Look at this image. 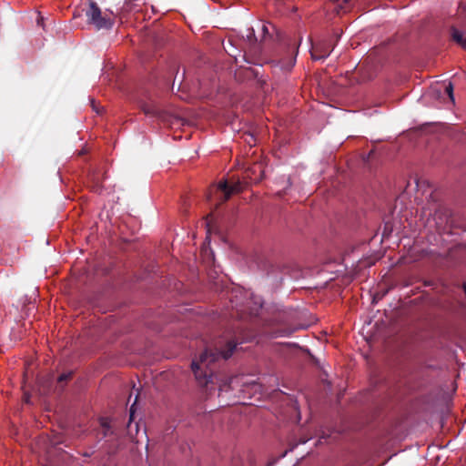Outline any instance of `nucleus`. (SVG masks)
<instances>
[{
	"label": "nucleus",
	"mask_w": 466,
	"mask_h": 466,
	"mask_svg": "<svg viewBox=\"0 0 466 466\" xmlns=\"http://www.w3.org/2000/svg\"><path fill=\"white\" fill-rule=\"evenodd\" d=\"M72 376H73V371H68V372H66V373H62V374L58 377V379H57V382H58L59 384H62V383H64V382H66V381H68L69 380H71Z\"/></svg>",
	"instance_id": "nucleus-14"
},
{
	"label": "nucleus",
	"mask_w": 466,
	"mask_h": 466,
	"mask_svg": "<svg viewBox=\"0 0 466 466\" xmlns=\"http://www.w3.org/2000/svg\"><path fill=\"white\" fill-rule=\"evenodd\" d=\"M247 38H248V40L250 43H252V42L256 43L257 42V38L255 36V33H254V29L253 28L248 29Z\"/></svg>",
	"instance_id": "nucleus-16"
},
{
	"label": "nucleus",
	"mask_w": 466,
	"mask_h": 466,
	"mask_svg": "<svg viewBox=\"0 0 466 466\" xmlns=\"http://www.w3.org/2000/svg\"><path fill=\"white\" fill-rule=\"evenodd\" d=\"M141 109L144 112V114L147 116H155L158 115V109L154 105H151V104L142 105Z\"/></svg>",
	"instance_id": "nucleus-12"
},
{
	"label": "nucleus",
	"mask_w": 466,
	"mask_h": 466,
	"mask_svg": "<svg viewBox=\"0 0 466 466\" xmlns=\"http://www.w3.org/2000/svg\"><path fill=\"white\" fill-rule=\"evenodd\" d=\"M331 1L335 5L334 11L337 14H339L341 11H343V12L346 11L345 5L348 4L349 0H331Z\"/></svg>",
	"instance_id": "nucleus-13"
},
{
	"label": "nucleus",
	"mask_w": 466,
	"mask_h": 466,
	"mask_svg": "<svg viewBox=\"0 0 466 466\" xmlns=\"http://www.w3.org/2000/svg\"><path fill=\"white\" fill-rule=\"evenodd\" d=\"M100 425L102 427V434L103 437H108L114 434V431L111 429L110 423L108 421V419L106 418H101L100 419Z\"/></svg>",
	"instance_id": "nucleus-11"
},
{
	"label": "nucleus",
	"mask_w": 466,
	"mask_h": 466,
	"mask_svg": "<svg viewBox=\"0 0 466 466\" xmlns=\"http://www.w3.org/2000/svg\"><path fill=\"white\" fill-rule=\"evenodd\" d=\"M133 415H134V409H133V406H131V408H130V421L133 419Z\"/></svg>",
	"instance_id": "nucleus-22"
},
{
	"label": "nucleus",
	"mask_w": 466,
	"mask_h": 466,
	"mask_svg": "<svg viewBox=\"0 0 466 466\" xmlns=\"http://www.w3.org/2000/svg\"><path fill=\"white\" fill-rule=\"evenodd\" d=\"M181 283L178 282V281H175L174 282V288H173V291H180L181 289Z\"/></svg>",
	"instance_id": "nucleus-19"
},
{
	"label": "nucleus",
	"mask_w": 466,
	"mask_h": 466,
	"mask_svg": "<svg viewBox=\"0 0 466 466\" xmlns=\"http://www.w3.org/2000/svg\"><path fill=\"white\" fill-rule=\"evenodd\" d=\"M87 20L97 29H108L113 25V20L106 14L102 13L97 4L90 2L89 8L86 13Z\"/></svg>",
	"instance_id": "nucleus-2"
},
{
	"label": "nucleus",
	"mask_w": 466,
	"mask_h": 466,
	"mask_svg": "<svg viewBox=\"0 0 466 466\" xmlns=\"http://www.w3.org/2000/svg\"><path fill=\"white\" fill-rule=\"evenodd\" d=\"M249 301L246 306H240L238 308V306L236 305L237 311L240 313H248L249 315H257L258 309L262 307V301L260 298L256 296L254 293H249Z\"/></svg>",
	"instance_id": "nucleus-4"
},
{
	"label": "nucleus",
	"mask_w": 466,
	"mask_h": 466,
	"mask_svg": "<svg viewBox=\"0 0 466 466\" xmlns=\"http://www.w3.org/2000/svg\"><path fill=\"white\" fill-rule=\"evenodd\" d=\"M263 170L261 165L255 164L252 167L245 171L246 177H248L251 181L258 182L262 179Z\"/></svg>",
	"instance_id": "nucleus-8"
},
{
	"label": "nucleus",
	"mask_w": 466,
	"mask_h": 466,
	"mask_svg": "<svg viewBox=\"0 0 466 466\" xmlns=\"http://www.w3.org/2000/svg\"><path fill=\"white\" fill-rule=\"evenodd\" d=\"M337 283L334 281V282H329V283H327V287L328 289H334L335 285Z\"/></svg>",
	"instance_id": "nucleus-21"
},
{
	"label": "nucleus",
	"mask_w": 466,
	"mask_h": 466,
	"mask_svg": "<svg viewBox=\"0 0 466 466\" xmlns=\"http://www.w3.org/2000/svg\"><path fill=\"white\" fill-rule=\"evenodd\" d=\"M448 210L442 208H439L435 211L434 219L436 220V226L438 228H441L443 224L448 221Z\"/></svg>",
	"instance_id": "nucleus-10"
},
{
	"label": "nucleus",
	"mask_w": 466,
	"mask_h": 466,
	"mask_svg": "<svg viewBox=\"0 0 466 466\" xmlns=\"http://www.w3.org/2000/svg\"><path fill=\"white\" fill-rule=\"evenodd\" d=\"M92 180L95 182L94 190L96 192L100 191L102 186L98 182V179L95 174L92 175Z\"/></svg>",
	"instance_id": "nucleus-18"
},
{
	"label": "nucleus",
	"mask_w": 466,
	"mask_h": 466,
	"mask_svg": "<svg viewBox=\"0 0 466 466\" xmlns=\"http://www.w3.org/2000/svg\"><path fill=\"white\" fill-rule=\"evenodd\" d=\"M212 291H233V288L228 287V282L225 275L218 276V279L213 282Z\"/></svg>",
	"instance_id": "nucleus-9"
},
{
	"label": "nucleus",
	"mask_w": 466,
	"mask_h": 466,
	"mask_svg": "<svg viewBox=\"0 0 466 466\" xmlns=\"http://www.w3.org/2000/svg\"><path fill=\"white\" fill-rule=\"evenodd\" d=\"M242 184L239 180L228 183L227 180L220 181L217 187V195L218 198V202L216 204V208H218L219 205L226 202L229 199V198L233 194H237L242 191Z\"/></svg>",
	"instance_id": "nucleus-3"
},
{
	"label": "nucleus",
	"mask_w": 466,
	"mask_h": 466,
	"mask_svg": "<svg viewBox=\"0 0 466 466\" xmlns=\"http://www.w3.org/2000/svg\"><path fill=\"white\" fill-rule=\"evenodd\" d=\"M463 291H466V281L463 282Z\"/></svg>",
	"instance_id": "nucleus-24"
},
{
	"label": "nucleus",
	"mask_w": 466,
	"mask_h": 466,
	"mask_svg": "<svg viewBox=\"0 0 466 466\" xmlns=\"http://www.w3.org/2000/svg\"><path fill=\"white\" fill-rule=\"evenodd\" d=\"M240 343L242 341L238 340L235 333L225 332L207 345L199 358L191 363V370L200 387L212 389L214 385H218V390H223L229 386L233 379L223 378L221 374L216 373L215 365L220 360L229 359Z\"/></svg>",
	"instance_id": "nucleus-1"
},
{
	"label": "nucleus",
	"mask_w": 466,
	"mask_h": 466,
	"mask_svg": "<svg viewBox=\"0 0 466 466\" xmlns=\"http://www.w3.org/2000/svg\"><path fill=\"white\" fill-rule=\"evenodd\" d=\"M451 39L460 46L466 49V25H452L450 29Z\"/></svg>",
	"instance_id": "nucleus-6"
},
{
	"label": "nucleus",
	"mask_w": 466,
	"mask_h": 466,
	"mask_svg": "<svg viewBox=\"0 0 466 466\" xmlns=\"http://www.w3.org/2000/svg\"><path fill=\"white\" fill-rule=\"evenodd\" d=\"M445 91L448 94V96H450L451 100L453 102L454 101L453 86H452L451 83H449L448 86H445Z\"/></svg>",
	"instance_id": "nucleus-17"
},
{
	"label": "nucleus",
	"mask_w": 466,
	"mask_h": 466,
	"mask_svg": "<svg viewBox=\"0 0 466 466\" xmlns=\"http://www.w3.org/2000/svg\"><path fill=\"white\" fill-rule=\"evenodd\" d=\"M386 293H379V292L370 293L372 303L373 304L377 303L379 300H380L383 298V296Z\"/></svg>",
	"instance_id": "nucleus-15"
},
{
	"label": "nucleus",
	"mask_w": 466,
	"mask_h": 466,
	"mask_svg": "<svg viewBox=\"0 0 466 466\" xmlns=\"http://www.w3.org/2000/svg\"><path fill=\"white\" fill-rule=\"evenodd\" d=\"M296 55L273 62L275 70H280L284 74L289 73L296 64Z\"/></svg>",
	"instance_id": "nucleus-7"
},
{
	"label": "nucleus",
	"mask_w": 466,
	"mask_h": 466,
	"mask_svg": "<svg viewBox=\"0 0 466 466\" xmlns=\"http://www.w3.org/2000/svg\"><path fill=\"white\" fill-rule=\"evenodd\" d=\"M333 48L330 47V44L328 41H322L317 43L312 46L311 57L313 60H323L327 58L331 53Z\"/></svg>",
	"instance_id": "nucleus-5"
},
{
	"label": "nucleus",
	"mask_w": 466,
	"mask_h": 466,
	"mask_svg": "<svg viewBox=\"0 0 466 466\" xmlns=\"http://www.w3.org/2000/svg\"><path fill=\"white\" fill-rule=\"evenodd\" d=\"M262 31L264 34L268 33V27L265 25H262Z\"/></svg>",
	"instance_id": "nucleus-23"
},
{
	"label": "nucleus",
	"mask_w": 466,
	"mask_h": 466,
	"mask_svg": "<svg viewBox=\"0 0 466 466\" xmlns=\"http://www.w3.org/2000/svg\"><path fill=\"white\" fill-rule=\"evenodd\" d=\"M424 287L435 288V282L433 280L424 281Z\"/></svg>",
	"instance_id": "nucleus-20"
}]
</instances>
